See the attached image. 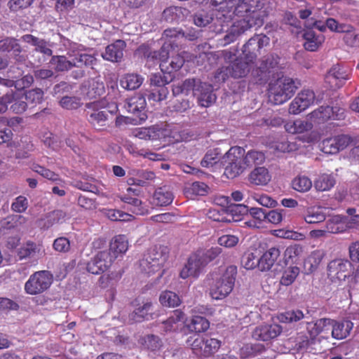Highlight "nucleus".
<instances>
[{
  "mask_svg": "<svg viewBox=\"0 0 359 359\" xmlns=\"http://www.w3.org/2000/svg\"><path fill=\"white\" fill-rule=\"evenodd\" d=\"M187 36L180 30L176 29H165L163 34L162 39L164 43L159 53H151L147 57L149 60H157L161 70L165 74H171L179 70L185 62V57L182 54H187L184 51L177 53L175 48L184 41Z\"/></svg>",
  "mask_w": 359,
  "mask_h": 359,
  "instance_id": "nucleus-1",
  "label": "nucleus"
},
{
  "mask_svg": "<svg viewBox=\"0 0 359 359\" xmlns=\"http://www.w3.org/2000/svg\"><path fill=\"white\" fill-rule=\"evenodd\" d=\"M237 267L233 265L226 268H219L210 275L209 294L215 300H222L228 297L232 292Z\"/></svg>",
  "mask_w": 359,
  "mask_h": 359,
  "instance_id": "nucleus-2",
  "label": "nucleus"
},
{
  "mask_svg": "<svg viewBox=\"0 0 359 359\" xmlns=\"http://www.w3.org/2000/svg\"><path fill=\"white\" fill-rule=\"evenodd\" d=\"M168 255L169 250L166 246L151 248L140 262L142 271L148 275L160 272L168 259Z\"/></svg>",
  "mask_w": 359,
  "mask_h": 359,
  "instance_id": "nucleus-3",
  "label": "nucleus"
},
{
  "mask_svg": "<svg viewBox=\"0 0 359 359\" xmlns=\"http://www.w3.org/2000/svg\"><path fill=\"white\" fill-rule=\"evenodd\" d=\"M298 86L289 77H281L270 84L269 100L273 104H282L290 99Z\"/></svg>",
  "mask_w": 359,
  "mask_h": 359,
  "instance_id": "nucleus-4",
  "label": "nucleus"
},
{
  "mask_svg": "<svg viewBox=\"0 0 359 359\" xmlns=\"http://www.w3.org/2000/svg\"><path fill=\"white\" fill-rule=\"evenodd\" d=\"M245 150L240 147H231L222 157L220 164L225 169V175L233 179L246 168Z\"/></svg>",
  "mask_w": 359,
  "mask_h": 359,
  "instance_id": "nucleus-5",
  "label": "nucleus"
},
{
  "mask_svg": "<svg viewBox=\"0 0 359 359\" xmlns=\"http://www.w3.org/2000/svg\"><path fill=\"white\" fill-rule=\"evenodd\" d=\"M187 343L194 353L198 355L209 357L216 353L222 345V341L209 337H203L197 334L190 337Z\"/></svg>",
  "mask_w": 359,
  "mask_h": 359,
  "instance_id": "nucleus-6",
  "label": "nucleus"
},
{
  "mask_svg": "<svg viewBox=\"0 0 359 359\" xmlns=\"http://www.w3.org/2000/svg\"><path fill=\"white\" fill-rule=\"evenodd\" d=\"M53 283V275L48 271H36L25 284L26 293L35 295L48 290Z\"/></svg>",
  "mask_w": 359,
  "mask_h": 359,
  "instance_id": "nucleus-7",
  "label": "nucleus"
},
{
  "mask_svg": "<svg viewBox=\"0 0 359 359\" xmlns=\"http://www.w3.org/2000/svg\"><path fill=\"white\" fill-rule=\"evenodd\" d=\"M245 62L241 59L231 64L229 67H223L217 70L215 75L216 82H224L229 77L242 78L245 76L250 72L253 61H250L245 58Z\"/></svg>",
  "mask_w": 359,
  "mask_h": 359,
  "instance_id": "nucleus-8",
  "label": "nucleus"
},
{
  "mask_svg": "<svg viewBox=\"0 0 359 359\" xmlns=\"http://www.w3.org/2000/svg\"><path fill=\"white\" fill-rule=\"evenodd\" d=\"M11 104V109L15 114L24 112L27 107V102L25 100L24 90L18 89L13 92L7 93L5 95L0 97V114L6 112L8 105Z\"/></svg>",
  "mask_w": 359,
  "mask_h": 359,
  "instance_id": "nucleus-9",
  "label": "nucleus"
},
{
  "mask_svg": "<svg viewBox=\"0 0 359 359\" xmlns=\"http://www.w3.org/2000/svg\"><path fill=\"white\" fill-rule=\"evenodd\" d=\"M313 123L309 120L307 116V119H296L293 121H288L285 124V130L291 134L300 135L299 139L304 142H312L313 141V135L311 133Z\"/></svg>",
  "mask_w": 359,
  "mask_h": 359,
  "instance_id": "nucleus-10",
  "label": "nucleus"
},
{
  "mask_svg": "<svg viewBox=\"0 0 359 359\" xmlns=\"http://www.w3.org/2000/svg\"><path fill=\"white\" fill-rule=\"evenodd\" d=\"M313 124L324 123L330 119H343L344 109L339 107L321 106L308 115Z\"/></svg>",
  "mask_w": 359,
  "mask_h": 359,
  "instance_id": "nucleus-11",
  "label": "nucleus"
},
{
  "mask_svg": "<svg viewBox=\"0 0 359 359\" xmlns=\"http://www.w3.org/2000/svg\"><path fill=\"white\" fill-rule=\"evenodd\" d=\"M137 190L128 188L126 193L120 196L121 200L126 203L127 208L132 213L144 215L149 212V207L136 197Z\"/></svg>",
  "mask_w": 359,
  "mask_h": 359,
  "instance_id": "nucleus-12",
  "label": "nucleus"
},
{
  "mask_svg": "<svg viewBox=\"0 0 359 359\" xmlns=\"http://www.w3.org/2000/svg\"><path fill=\"white\" fill-rule=\"evenodd\" d=\"M315 99L316 96L313 90L309 89L302 90L290 104L289 113L292 114H300L313 104Z\"/></svg>",
  "mask_w": 359,
  "mask_h": 359,
  "instance_id": "nucleus-13",
  "label": "nucleus"
},
{
  "mask_svg": "<svg viewBox=\"0 0 359 359\" xmlns=\"http://www.w3.org/2000/svg\"><path fill=\"white\" fill-rule=\"evenodd\" d=\"M205 265L201 251H198L190 256L187 264L181 270L180 276L183 279L190 276L197 277Z\"/></svg>",
  "mask_w": 359,
  "mask_h": 359,
  "instance_id": "nucleus-14",
  "label": "nucleus"
},
{
  "mask_svg": "<svg viewBox=\"0 0 359 359\" xmlns=\"http://www.w3.org/2000/svg\"><path fill=\"white\" fill-rule=\"evenodd\" d=\"M269 43V38L265 35H255L243 47V55L250 61H254L257 55V52Z\"/></svg>",
  "mask_w": 359,
  "mask_h": 359,
  "instance_id": "nucleus-15",
  "label": "nucleus"
},
{
  "mask_svg": "<svg viewBox=\"0 0 359 359\" xmlns=\"http://www.w3.org/2000/svg\"><path fill=\"white\" fill-rule=\"evenodd\" d=\"M198 104L203 107H208L216 101L217 97L213 92L212 85L205 82H198V87L195 89L194 95Z\"/></svg>",
  "mask_w": 359,
  "mask_h": 359,
  "instance_id": "nucleus-16",
  "label": "nucleus"
},
{
  "mask_svg": "<svg viewBox=\"0 0 359 359\" xmlns=\"http://www.w3.org/2000/svg\"><path fill=\"white\" fill-rule=\"evenodd\" d=\"M113 259L109 252L101 251L88 263L87 270L93 274L102 273L111 266Z\"/></svg>",
  "mask_w": 359,
  "mask_h": 359,
  "instance_id": "nucleus-17",
  "label": "nucleus"
},
{
  "mask_svg": "<svg viewBox=\"0 0 359 359\" xmlns=\"http://www.w3.org/2000/svg\"><path fill=\"white\" fill-rule=\"evenodd\" d=\"M350 143L348 135H341L324 140L321 143V150L328 154H334L345 149Z\"/></svg>",
  "mask_w": 359,
  "mask_h": 359,
  "instance_id": "nucleus-18",
  "label": "nucleus"
},
{
  "mask_svg": "<svg viewBox=\"0 0 359 359\" xmlns=\"http://www.w3.org/2000/svg\"><path fill=\"white\" fill-rule=\"evenodd\" d=\"M72 53L70 55L73 57L72 62L74 66L81 67L91 66L95 62V57L91 53H87V49L81 44H74L71 47Z\"/></svg>",
  "mask_w": 359,
  "mask_h": 359,
  "instance_id": "nucleus-19",
  "label": "nucleus"
},
{
  "mask_svg": "<svg viewBox=\"0 0 359 359\" xmlns=\"http://www.w3.org/2000/svg\"><path fill=\"white\" fill-rule=\"evenodd\" d=\"M281 332L282 327L279 325H262L255 328L252 337L255 340L266 341L277 337Z\"/></svg>",
  "mask_w": 359,
  "mask_h": 359,
  "instance_id": "nucleus-20",
  "label": "nucleus"
},
{
  "mask_svg": "<svg viewBox=\"0 0 359 359\" xmlns=\"http://www.w3.org/2000/svg\"><path fill=\"white\" fill-rule=\"evenodd\" d=\"M351 263L346 259H335L330 262L327 266L328 275L332 278L339 280H345L350 274Z\"/></svg>",
  "mask_w": 359,
  "mask_h": 359,
  "instance_id": "nucleus-21",
  "label": "nucleus"
},
{
  "mask_svg": "<svg viewBox=\"0 0 359 359\" xmlns=\"http://www.w3.org/2000/svg\"><path fill=\"white\" fill-rule=\"evenodd\" d=\"M351 69L340 65H334L326 76V81L332 86L339 87L344 81L349 79Z\"/></svg>",
  "mask_w": 359,
  "mask_h": 359,
  "instance_id": "nucleus-22",
  "label": "nucleus"
},
{
  "mask_svg": "<svg viewBox=\"0 0 359 359\" xmlns=\"http://www.w3.org/2000/svg\"><path fill=\"white\" fill-rule=\"evenodd\" d=\"M304 48L308 51H316L325 41V36L312 29L305 30L303 35Z\"/></svg>",
  "mask_w": 359,
  "mask_h": 359,
  "instance_id": "nucleus-23",
  "label": "nucleus"
},
{
  "mask_svg": "<svg viewBox=\"0 0 359 359\" xmlns=\"http://www.w3.org/2000/svg\"><path fill=\"white\" fill-rule=\"evenodd\" d=\"M126 43L122 40H117L114 43L107 46L105 51L102 53L104 60L112 62H120L123 56V50Z\"/></svg>",
  "mask_w": 359,
  "mask_h": 359,
  "instance_id": "nucleus-24",
  "label": "nucleus"
},
{
  "mask_svg": "<svg viewBox=\"0 0 359 359\" xmlns=\"http://www.w3.org/2000/svg\"><path fill=\"white\" fill-rule=\"evenodd\" d=\"M280 252L277 248H271L266 250L259 259V269L262 271H266L271 269Z\"/></svg>",
  "mask_w": 359,
  "mask_h": 359,
  "instance_id": "nucleus-25",
  "label": "nucleus"
},
{
  "mask_svg": "<svg viewBox=\"0 0 359 359\" xmlns=\"http://www.w3.org/2000/svg\"><path fill=\"white\" fill-rule=\"evenodd\" d=\"M271 180V175L268 169L264 167L255 168L249 175V182L255 185H266Z\"/></svg>",
  "mask_w": 359,
  "mask_h": 359,
  "instance_id": "nucleus-26",
  "label": "nucleus"
},
{
  "mask_svg": "<svg viewBox=\"0 0 359 359\" xmlns=\"http://www.w3.org/2000/svg\"><path fill=\"white\" fill-rule=\"evenodd\" d=\"M353 323L350 320L337 322L333 320L332 323V336L333 338L340 340L345 339L350 334Z\"/></svg>",
  "mask_w": 359,
  "mask_h": 359,
  "instance_id": "nucleus-27",
  "label": "nucleus"
},
{
  "mask_svg": "<svg viewBox=\"0 0 359 359\" xmlns=\"http://www.w3.org/2000/svg\"><path fill=\"white\" fill-rule=\"evenodd\" d=\"M299 18L302 20H306L304 26L307 28H312L316 27L320 31H325V27L320 25L321 20L319 19V15L314 11L310 9H303L299 11Z\"/></svg>",
  "mask_w": 359,
  "mask_h": 359,
  "instance_id": "nucleus-28",
  "label": "nucleus"
},
{
  "mask_svg": "<svg viewBox=\"0 0 359 359\" xmlns=\"http://www.w3.org/2000/svg\"><path fill=\"white\" fill-rule=\"evenodd\" d=\"M332 323L333 320L320 318L315 323H307L306 329L311 337L314 338L321 332L329 331Z\"/></svg>",
  "mask_w": 359,
  "mask_h": 359,
  "instance_id": "nucleus-29",
  "label": "nucleus"
},
{
  "mask_svg": "<svg viewBox=\"0 0 359 359\" xmlns=\"http://www.w3.org/2000/svg\"><path fill=\"white\" fill-rule=\"evenodd\" d=\"M93 111L89 114L88 121L90 124L97 130H102V127L107 125V114L106 111L100 107H90Z\"/></svg>",
  "mask_w": 359,
  "mask_h": 359,
  "instance_id": "nucleus-30",
  "label": "nucleus"
},
{
  "mask_svg": "<svg viewBox=\"0 0 359 359\" xmlns=\"http://www.w3.org/2000/svg\"><path fill=\"white\" fill-rule=\"evenodd\" d=\"M213 14L210 13L204 10L197 12L194 17V24L198 27H205L209 25L211 22L215 21V24H219L221 25L222 28L217 29V32H221L223 30L224 22H228L230 20L225 21H218L217 19H214L212 17ZM216 16V15L215 14Z\"/></svg>",
  "mask_w": 359,
  "mask_h": 359,
  "instance_id": "nucleus-31",
  "label": "nucleus"
},
{
  "mask_svg": "<svg viewBox=\"0 0 359 359\" xmlns=\"http://www.w3.org/2000/svg\"><path fill=\"white\" fill-rule=\"evenodd\" d=\"M24 42L29 43L36 47V50L46 55H51L53 53L49 43L43 39L36 38L31 34H25L22 37Z\"/></svg>",
  "mask_w": 359,
  "mask_h": 359,
  "instance_id": "nucleus-32",
  "label": "nucleus"
},
{
  "mask_svg": "<svg viewBox=\"0 0 359 359\" xmlns=\"http://www.w3.org/2000/svg\"><path fill=\"white\" fill-rule=\"evenodd\" d=\"M146 104L145 97L141 94H136L126 101L124 108L128 112L135 114L144 109Z\"/></svg>",
  "mask_w": 359,
  "mask_h": 359,
  "instance_id": "nucleus-33",
  "label": "nucleus"
},
{
  "mask_svg": "<svg viewBox=\"0 0 359 359\" xmlns=\"http://www.w3.org/2000/svg\"><path fill=\"white\" fill-rule=\"evenodd\" d=\"M209 187L204 182H195L187 184L184 188V194L189 199L198 196H205L208 193Z\"/></svg>",
  "mask_w": 359,
  "mask_h": 359,
  "instance_id": "nucleus-34",
  "label": "nucleus"
},
{
  "mask_svg": "<svg viewBox=\"0 0 359 359\" xmlns=\"http://www.w3.org/2000/svg\"><path fill=\"white\" fill-rule=\"evenodd\" d=\"M172 200L173 194L167 187H160L154 194L153 203L156 205L165 206L170 204Z\"/></svg>",
  "mask_w": 359,
  "mask_h": 359,
  "instance_id": "nucleus-35",
  "label": "nucleus"
},
{
  "mask_svg": "<svg viewBox=\"0 0 359 359\" xmlns=\"http://www.w3.org/2000/svg\"><path fill=\"white\" fill-rule=\"evenodd\" d=\"M184 319V314L180 310L172 312L168 319L163 323L165 332L175 331L181 327Z\"/></svg>",
  "mask_w": 359,
  "mask_h": 359,
  "instance_id": "nucleus-36",
  "label": "nucleus"
},
{
  "mask_svg": "<svg viewBox=\"0 0 359 359\" xmlns=\"http://www.w3.org/2000/svg\"><path fill=\"white\" fill-rule=\"evenodd\" d=\"M144 78L136 74H128L120 80V84L124 89L132 90L138 88L143 83Z\"/></svg>",
  "mask_w": 359,
  "mask_h": 359,
  "instance_id": "nucleus-37",
  "label": "nucleus"
},
{
  "mask_svg": "<svg viewBox=\"0 0 359 359\" xmlns=\"http://www.w3.org/2000/svg\"><path fill=\"white\" fill-rule=\"evenodd\" d=\"M44 254V250L39 245L27 242L19 250L18 255L21 259L26 257H40Z\"/></svg>",
  "mask_w": 359,
  "mask_h": 359,
  "instance_id": "nucleus-38",
  "label": "nucleus"
},
{
  "mask_svg": "<svg viewBox=\"0 0 359 359\" xmlns=\"http://www.w3.org/2000/svg\"><path fill=\"white\" fill-rule=\"evenodd\" d=\"M248 210V207L243 204H231L229 205L226 213L227 219H229V222L240 221L241 217L246 215Z\"/></svg>",
  "mask_w": 359,
  "mask_h": 359,
  "instance_id": "nucleus-39",
  "label": "nucleus"
},
{
  "mask_svg": "<svg viewBox=\"0 0 359 359\" xmlns=\"http://www.w3.org/2000/svg\"><path fill=\"white\" fill-rule=\"evenodd\" d=\"M128 248V240L123 235L115 236L110 243V251L114 254V257H116L118 254L125 253Z\"/></svg>",
  "mask_w": 359,
  "mask_h": 359,
  "instance_id": "nucleus-40",
  "label": "nucleus"
},
{
  "mask_svg": "<svg viewBox=\"0 0 359 359\" xmlns=\"http://www.w3.org/2000/svg\"><path fill=\"white\" fill-rule=\"evenodd\" d=\"M198 82H201V81L199 79H186L180 85L174 86L172 89L173 94L179 95L180 93H184L185 95H189L192 92L193 95H194L195 89L198 87Z\"/></svg>",
  "mask_w": 359,
  "mask_h": 359,
  "instance_id": "nucleus-41",
  "label": "nucleus"
},
{
  "mask_svg": "<svg viewBox=\"0 0 359 359\" xmlns=\"http://www.w3.org/2000/svg\"><path fill=\"white\" fill-rule=\"evenodd\" d=\"M335 183V179L332 175L323 174L315 181L314 187L319 191H326L330 190Z\"/></svg>",
  "mask_w": 359,
  "mask_h": 359,
  "instance_id": "nucleus-42",
  "label": "nucleus"
},
{
  "mask_svg": "<svg viewBox=\"0 0 359 359\" xmlns=\"http://www.w3.org/2000/svg\"><path fill=\"white\" fill-rule=\"evenodd\" d=\"M303 253V248L299 245L288 246L284 252V259L286 264L297 263Z\"/></svg>",
  "mask_w": 359,
  "mask_h": 359,
  "instance_id": "nucleus-43",
  "label": "nucleus"
},
{
  "mask_svg": "<svg viewBox=\"0 0 359 359\" xmlns=\"http://www.w3.org/2000/svg\"><path fill=\"white\" fill-rule=\"evenodd\" d=\"M191 332H205L210 327V323L204 317L195 316L187 325Z\"/></svg>",
  "mask_w": 359,
  "mask_h": 359,
  "instance_id": "nucleus-44",
  "label": "nucleus"
},
{
  "mask_svg": "<svg viewBox=\"0 0 359 359\" xmlns=\"http://www.w3.org/2000/svg\"><path fill=\"white\" fill-rule=\"evenodd\" d=\"M159 301L163 306L168 307H176L181 303L179 296L172 291L163 292L159 297Z\"/></svg>",
  "mask_w": 359,
  "mask_h": 359,
  "instance_id": "nucleus-45",
  "label": "nucleus"
},
{
  "mask_svg": "<svg viewBox=\"0 0 359 359\" xmlns=\"http://www.w3.org/2000/svg\"><path fill=\"white\" fill-rule=\"evenodd\" d=\"M151 306L152 305L150 302H146L142 306L137 308L130 316V321L141 322L144 319H148Z\"/></svg>",
  "mask_w": 359,
  "mask_h": 359,
  "instance_id": "nucleus-46",
  "label": "nucleus"
},
{
  "mask_svg": "<svg viewBox=\"0 0 359 359\" xmlns=\"http://www.w3.org/2000/svg\"><path fill=\"white\" fill-rule=\"evenodd\" d=\"M325 219V213L321 208H310L306 210L304 220L308 224H316Z\"/></svg>",
  "mask_w": 359,
  "mask_h": 359,
  "instance_id": "nucleus-47",
  "label": "nucleus"
},
{
  "mask_svg": "<svg viewBox=\"0 0 359 359\" xmlns=\"http://www.w3.org/2000/svg\"><path fill=\"white\" fill-rule=\"evenodd\" d=\"M264 349V346L260 344H245L240 350L241 357L248 358L254 357L258 353H262Z\"/></svg>",
  "mask_w": 359,
  "mask_h": 359,
  "instance_id": "nucleus-48",
  "label": "nucleus"
},
{
  "mask_svg": "<svg viewBox=\"0 0 359 359\" xmlns=\"http://www.w3.org/2000/svg\"><path fill=\"white\" fill-rule=\"evenodd\" d=\"M323 254L319 250H315L307 257L304 262V267L309 272L317 269L322 261Z\"/></svg>",
  "mask_w": 359,
  "mask_h": 359,
  "instance_id": "nucleus-49",
  "label": "nucleus"
},
{
  "mask_svg": "<svg viewBox=\"0 0 359 359\" xmlns=\"http://www.w3.org/2000/svg\"><path fill=\"white\" fill-rule=\"evenodd\" d=\"M304 318V314L299 309L287 311L278 316L279 321L284 323L297 322Z\"/></svg>",
  "mask_w": 359,
  "mask_h": 359,
  "instance_id": "nucleus-50",
  "label": "nucleus"
},
{
  "mask_svg": "<svg viewBox=\"0 0 359 359\" xmlns=\"http://www.w3.org/2000/svg\"><path fill=\"white\" fill-rule=\"evenodd\" d=\"M292 188L299 192H306L312 187L311 180L306 176L299 175L292 182Z\"/></svg>",
  "mask_w": 359,
  "mask_h": 359,
  "instance_id": "nucleus-51",
  "label": "nucleus"
},
{
  "mask_svg": "<svg viewBox=\"0 0 359 359\" xmlns=\"http://www.w3.org/2000/svg\"><path fill=\"white\" fill-rule=\"evenodd\" d=\"M219 154L217 149L208 151L202 159L201 165L202 167L210 168L219 163H220Z\"/></svg>",
  "mask_w": 359,
  "mask_h": 359,
  "instance_id": "nucleus-52",
  "label": "nucleus"
},
{
  "mask_svg": "<svg viewBox=\"0 0 359 359\" xmlns=\"http://www.w3.org/2000/svg\"><path fill=\"white\" fill-rule=\"evenodd\" d=\"M280 58L275 55H269L263 60L259 67V71L262 74L266 72H271V69H275L279 62Z\"/></svg>",
  "mask_w": 359,
  "mask_h": 359,
  "instance_id": "nucleus-53",
  "label": "nucleus"
},
{
  "mask_svg": "<svg viewBox=\"0 0 359 359\" xmlns=\"http://www.w3.org/2000/svg\"><path fill=\"white\" fill-rule=\"evenodd\" d=\"M336 198L339 201H351L359 200V188H352L349 194L344 189H339L335 194Z\"/></svg>",
  "mask_w": 359,
  "mask_h": 359,
  "instance_id": "nucleus-54",
  "label": "nucleus"
},
{
  "mask_svg": "<svg viewBox=\"0 0 359 359\" xmlns=\"http://www.w3.org/2000/svg\"><path fill=\"white\" fill-rule=\"evenodd\" d=\"M87 108L90 107H100L106 112L109 114H115L118 111V106L115 102H108L106 100H100L86 104Z\"/></svg>",
  "mask_w": 359,
  "mask_h": 359,
  "instance_id": "nucleus-55",
  "label": "nucleus"
},
{
  "mask_svg": "<svg viewBox=\"0 0 359 359\" xmlns=\"http://www.w3.org/2000/svg\"><path fill=\"white\" fill-rule=\"evenodd\" d=\"M25 100L29 104H37L41 102L43 97V91L40 88H35L24 91Z\"/></svg>",
  "mask_w": 359,
  "mask_h": 359,
  "instance_id": "nucleus-56",
  "label": "nucleus"
},
{
  "mask_svg": "<svg viewBox=\"0 0 359 359\" xmlns=\"http://www.w3.org/2000/svg\"><path fill=\"white\" fill-rule=\"evenodd\" d=\"M299 273V269L297 266L288 267L283 273L280 283L283 285H291Z\"/></svg>",
  "mask_w": 359,
  "mask_h": 359,
  "instance_id": "nucleus-57",
  "label": "nucleus"
},
{
  "mask_svg": "<svg viewBox=\"0 0 359 359\" xmlns=\"http://www.w3.org/2000/svg\"><path fill=\"white\" fill-rule=\"evenodd\" d=\"M259 254L257 250L248 252L243 258V264L246 269H253L256 266L259 268Z\"/></svg>",
  "mask_w": 359,
  "mask_h": 359,
  "instance_id": "nucleus-58",
  "label": "nucleus"
},
{
  "mask_svg": "<svg viewBox=\"0 0 359 359\" xmlns=\"http://www.w3.org/2000/svg\"><path fill=\"white\" fill-rule=\"evenodd\" d=\"M246 166L262 164L264 160V154L261 151H250L245 156Z\"/></svg>",
  "mask_w": 359,
  "mask_h": 359,
  "instance_id": "nucleus-59",
  "label": "nucleus"
},
{
  "mask_svg": "<svg viewBox=\"0 0 359 359\" xmlns=\"http://www.w3.org/2000/svg\"><path fill=\"white\" fill-rule=\"evenodd\" d=\"M104 214L111 221H129L133 217L130 214L114 209L105 210Z\"/></svg>",
  "mask_w": 359,
  "mask_h": 359,
  "instance_id": "nucleus-60",
  "label": "nucleus"
},
{
  "mask_svg": "<svg viewBox=\"0 0 359 359\" xmlns=\"http://www.w3.org/2000/svg\"><path fill=\"white\" fill-rule=\"evenodd\" d=\"M32 170L37 172L43 177L52 181V182H57L60 180V176L58 174L55 172L47 169L44 167H42L39 165H34L32 167Z\"/></svg>",
  "mask_w": 359,
  "mask_h": 359,
  "instance_id": "nucleus-61",
  "label": "nucleus"
},
{
  "mask_svg": "<svg viewBox=\"0 0 359 359\" xmlns=\"http://www.w3.org/2000/svg\"><path fill=\"white\" fill-rule=\"evenodd\" d=\"M50 63L55 66L57 71H66L74 66L72 61H69L65 56H53Z\"/></svg>",
  "mask_w": 359,
  "mask_h": 359,
  "instance_id": "nucleus-62",
  "label": "nucleus"
},
{
  "mask_svg": "<svg viewBox=\"0 0 359 359\" xmlns=\"http://www.w3.org/2000/svg\"><path fill=\"white\" fill-rule=\"evenodd\" d=\"M168 88L152 87L148 95L149 101L161 102L166 99L168 95Z\"/></svg>",
  "mask_w": 359,
  "mask_h": 359,
  "instance_id": "nucleus-63",
  "label": "nucleus"
},
{
  "mask_svg": "<svg viewBox=\"0 0 359 359\" xmlns=\"http://www.w3.org/2000/svg\"><path fill=\"white\" fill-rule=\"evenodd\" d=\"M238 53V50L237 48L231 47L229 49L218 52L217 57H222L226 62L231 63V65L241 60L237 56Z\"/></svg>",
  "mask_w": 359,
  "mask_h": 359,
  "instance_id": "nucleus-64",
  "label": "nucleus"
}]
</instances>
